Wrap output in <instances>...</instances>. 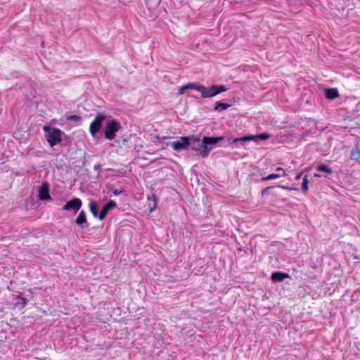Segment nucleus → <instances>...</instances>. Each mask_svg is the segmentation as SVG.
Returning <instances> with one entry per match:
<instances>
[{
    "label": "nucleus",
    "instance_id": "nucleus-21",
    "mask_svg": "<svg viewBox=\"0 0 360 360\" xmlns=\"http://www.w3.org/2000/svg\"><path fill=\"white\" fill-rule=\"evenodd\" d=\"M316 170L319 172H323L328 174H332V169L326 164H322L316 167Z\"/></svg>",
    "mask_w": 360,
    "mask_h": 360
},
{
    "label": "nucleus",
    "instance_id": "nucleus-17",
    "mask_svg": "<svg viewBox=\"0 0 360 360\" xmlns=\"http://www.w3.org/2000/svg\"><path fill=\"white\" fill-rule=\"evenodd\" d=\"M230 106L231 105L228 103H224L218 101L215 103L214 110L215 111L220 112L228 109Z\"/></svg>",
    "mask_w": 360,
    "mask_h": 360
},
{
    "label": "nucleus",
    "instance_id": "nucleus-16",
    "mask_svg": "<svg viewBox=\"0 0 360 360\" xmlns=\"http://www.w3.org/2000/svg\"><path fill=\"white\" fill-rule=\"evenodd\" d=\"M196 86H197V84H195V83H189V84H185L179 88V89L178 91V95L180 96V95L184 94L185 92V90H186V89L196 90Z\"/></svg>",
    "mask_w": 360,
    "mask_h": 360
},
{
    "label": "nucleus",
    "instance_id": "nucleus-6",
    "mask_svg": "<svg viewBox=\"0 0 360 360\" xmlns=\"http://www.w3.org/2000/svg\"><path fill=\"white\" fill-rule=\"evenodd\" d=\"M271 137V134L268 133H262L257 135H250V136H245L241 138H236L233 139V143L237 142H245L248 141H254L257 139L261 140H266Z\"/></svg>",
    "mask_w": 360,
    "mask_h": 360
},
{
    "label": "nucleus",
    "instance_id": "nucleus-15",
    "mask_svg": "<svg viewBox=\"0 0 360 360\" xmlns=\"http://www.w3.org/2000/svg\"><path fill=\"white\" fill-rule=\"evenodd\" d=\"M274 187H278V188H283V189H285V190H288V191H299V188H294V187H289V186H280V185H278V186H267L265 188H264L262 191V195L264 196L266 193V192L270 189V188H274Z\"/></svg>",
    "mask_w": 360,
    "mask_h": 360
},
{
    "label": "nucleus",
    "instance_id": "nucleus-24",
    "mask_svg": "<svg viewBox=\"0 0 360 360\" xmlns=\"http://www.w3.org/2000/svg\"><path fill=\"white\" fill-rule=\"evenodd\" d=\"M122 191H123L122 190H118V189H117V188H114V189L112 190V193H113V195H118L119 194H120L121 193H122Z\"/></svg>",
    "mask_w": 360,
    "mask_h": 360
},
{
    "label": "nucleus",
    "instance_id": "nucleus-19",
    "mask_svg": "<svg viewBox=\"0 0 360 360\" xmlns=\"http://www.w3.org/2000/svg\"><path fill=\"white\" fill-rule=\"evenodd\" d=\"M89 209L94 217H96L98 214V206L96 202L94 200H91L89 202Z\"/></svg>",
    "mask_w": 360,
    "mask_h": 360
},
{
    "label": "nucleus",
    "instance_id": "nucleus-28",
    "mask_svg": "<svg viewBox=\"0 0 360 360\" xmlns=\"http://www.w3.org/2000/svg\"><path fill=\"white\" fill-rule=\"evenodd\" d=\"M22 304L25 306L27 304V300L25 298H22Z\"/></svg>",
    "mask_w": 360,
    "mask_h": 360
},
{
    "label": "nucleus",
    "instance_id": "nucleus-27",
    "mask_svg": "<svg viewBox=\"0 0 360 360\" xmlns=\"http://www.w3.org/2000/svg\"><path fill=\"white\" fill-rule=\"evenodd\" d=\"M302 176V172L298 173L297 175H296V177H295V179L296 180H300L301 179Z\"/></svg>",
    "mask_w": 360,
    "mask_h": 360
},
{
    "label": "nucleus",
    "instance_id": "nucleus-8",
    "mask_svg": "<svg viewBox=\"0 0 360 360\" xmlns=\"http://www.w3.org/2000/svg\"><path fill=\"white\" fill-rule=\"evenodd\" d=\"M224 137H212V136H204L203 137V143H205L207 146V155L210 153V151L214 148L215 145L221 140H223Z\"/></svg>",
    "mask_w": 360,
    "mask_h": 360
},
{
    "label": "nucleus",
    "instance_id": "nucleus-2",
    "mask_svg": "<svg viewBox=\"0 0 360 360\" xmlns=\"http://www.w3.org/2000/svg\"><path fill=\"white\" fill-rule=\"evenodd\" d=\"M43 129L48 133L46 140L51 146L60 143L62 141L61 131L59 129L51 128L49 126H44Z\"/></svg>",
    "mask_w": 360,
    "mask_h": 360
},
{
    "label": "nucleus",
    "instance_id": "nucleus-3",
    "mask_svg": "<svg viewBox=\"0 0 360 360\" xmlns=\"http://www.w3.org/2000/svg\"><path fill=\"white\" fill-rule=\"evenodd\" d=\"M121 129L120 123L116 120H111L107 123L105 131L104 136L108 140H113L116 136V133Z\"/></svg>",
    "mask_w": 360,
    "mask_h": 360
},
{
    "label": "nucleus",
    "instance_id": "nucleus-29",
    "mask_svg": "<svg viewBox=\"0 0 360 360\" xmlns=\"http://www.w3.org/2000/svg\"><path fill=\"white\" fill-rule=\"evenodd\" d=\"M314 176L319 177V176H320V175H319V174H314Z\"/></svg>",
    "mask_w": 360,
    "mask_h": 360
},
{
    "label": "nucleus",
    "instance_id": "nucleus-1",
    "mask_svg": "<svg viewBox=\"0 0 360 360\" xmlns=\"http://www.w3.org/2000/svg\"><path fill=\"white\" fill-rule=\"evenodd\" d=\"M226 90L227 88L223 85L213 84L208 87L200 84H197L196 86V91L201 93L202 98H210L221 92H224Z\"/></svg>",
    "mask_w": 360,
    "mask_h": 360
},
{
    "label": "nucleus",
    "instance_id": "nucleus-5",
    "mask_svg": "<svg viewBox=\"0 0 360 360\" xmlns=\"http://www.w3.org/2000/svg\"><path fill=\"white\" fill-rule=\"evenodd\" d=\"M190 145V139L187 136H181L179 140L173 141L171 143L173 149L176 151L186 149Z\"/></svg>",
    "mask_w": 360,
    "mask_h": 360
},
{
    "label": "nucleus",
    "instance_id": "nucleus-18",
    "mask_svg": "<svg viewBox=\"0 0 360 360\" xmlns=\"http://www.w3.org/2000/svg\"><path fill=\"white\" fill-rule=\"evenodd\" d=\"M76 224L82 226L83 224L86 223V213L82 210L75 221Z\"/></svg>",
    "mask_w": 360,
    "mask_h": 360
},
{
    "label": "nucleus",
    "instance_id": "nucleus-11",
    "mask_svg": "<svg viewBox=\"0 0 360 360\" xmlns=\"http://www.w3.org/2000/svg\"><path fill=\"white\" fill-rule=\"evenodd\" d=\"M191 149L195 151L198 155L205 158L207 157V149L205 143H203V139L198 146H191Z\"/></svg>",
    "mask_w": 360,
    "mask_h": 360
},
{
    "label": "nucleus",
    "instance_id": "nucleus-20",
    "mask_svg": "<svg viewBox=\"0 0 360 360\" xmlns=\"http://www.w3.org/2000/svg\"><path fill=\"white\" fill-rule=\"evenodd\" d=\"M350 158L352 160H360V147L352 149Z\"/></svg>",
    "mask_w": 360,
    "mask_h": 360
},
{
    "label": "nucleus",
    "instance_id": "nucleus-22",
    "mask_svg": "<svg viewBox=\"0 0 360 360\" xmlns=\"http://www.w3.org/2000/svg\"><path fill=\"white\" fill-rule=\"evenodd\" d=\"M309 180H308V176L305 175L303 178V183H302V190L304 192H307L309 189Z\"/></svg>",
    "mask_w": 360,
    "mask_h": 360
},
{
    "label": "nucleus",
    "instance_id": "nucleus-10",
    "mask_svg": "<svg viewBox=\"0 0 360 360\" xmlns=\"http://www.w3.org/2000/svg\"><path fill=\"white\" fill-rule=\"evenodd\" d=\"M117 204L114 200L108 201L101 209L98 214V218L100 220H103L107 215L109 210L115 208Z\"/></svg>",
    "mask_w": 360,
    "mask_h": 360
},
{
    "label": "nucleus",
    "instance_id": "nucleus-9",
    "mask_svg": "<svg viewBox=\"0 0 360 360\" xmlns=\"http://www.w3.org/2000/svg\"><path fill=\"white\" fill-rule=\"evenodd\" d=\"M39 198L41 200L51 199V197L49 195V186L47 182H44L41 185L39 191Z\"/></svg>",
    "mask_w": 360,
    "mask_h": 360
},
{
    "label": "nucleus",
    "instance_id": "nucleus-12",
    "mask_svg": "<svg viewBox=\"0 0 360 360\" xmlns=\"http://www.w3.org/2000/svg\"><path fill=\"white\" fill-rule=\"evenodd\" d=\"M290 278V275L285 272L274 271L271 274V278L274 282H281L285 278Z\"/></svg>",
    "mask_w": 360,
    "mask_h": 360
},
{
    "label": "nucleus",
    "instance_id": "nucleus-7",
    "mask_svg": "<svg viewBox=\"0 0 360 360\" xmlns=\"http://www.w3.org/2000/svg\"><path fill=\"white\" fill-rule=\"evenodd\" d=\"M82 200L79 198H75L66 202L63 207V210H72L75 212H77L82 207Z\"/></svg>",
    "mask_w": 360,
    "mask_h": 360
},
{
    "label": "nucleus",
    "instance_id": "nucleus-26",
    "mask_svg": "<svg viewBox=\"0 0 360 360\" xmlns=\"http://www.w3.org/2000/svg\"><path fill=\"white\" fill-rule=\"evenodd\" d=\"M200 139H199V138L192 137V138L191 139V141H190V142H191V143H194V142H195V143H200Z\"/></svg>",
    "mask_w": 360,
    "mask_h": 360
},
{
    "label": "nucleus",
    "instance_id": "nucleus-4",
    "mask_svg": "<svg viewBox=\"0 0 360 360\" xmlns=\"http://www.w3.org/2000/svg\"><path fill=\"white\" fill-rule=\"evenodd\" d=\"M106 119L105 114L98 113L89 126V131L92 136H95L101 129L103 122Z\"/></svg>",
    "mask_w": 360,
    "mask_h": 360
},
{
    "label": "nucleus",
    "instance_id": "nucleus-23",
    "mask_svg": "<svg viewBox=\"0 0 360 360\" xmlns=\"http://www.w3.org/2000/svg\"><path fill=\"white\" fill-rule=\"evenodd\" d=\"M67 120H72L75 122L80 121L81 117L78 115H70L67 117Z\"/></svg>",
    "mask_w": 360,
    "mask_h": 360
},
{
    "label": "nucleus",
    "instance_id": "nucleus-14",
    "mask_svg": "<svg viewBox=\"0 0 360 360\" xmlns=\"http://www.w3.org/2000/svg\"><path fill=\"white\" fill-rule=\"evenodd\" d=\"M339 92L335 88L326 89V97L328 99H335L339 97Z\"/></svg>",
    "mask_w": 360,
    "mask_h": 360
},
{
    "label": "nucleus",
    "instance_id": "nucleus-25",
    "mask_svg": "<svg viewBox=\"0 0 360 360\" xmlns=\"http://www.w3.org/2000/svg\"><path fill=\"white\" fill-rule=\"evenodd\" d=\"M153 199L154 200L153 202V205L152 207H150V211H153L155 209V206H156V202H155V200H156V197L155 195H153Z\"/></svg>",
    "mask_w": 360,
    "mask_h": 360
},
{
    "label": "nucleus",
    "instance_id": "nucleus-13",
    "mask_svg": "<svg viewBox=\"0 0 360 360\" xmlns=\"http://www.w3.org/2000/svg\"><path fill=\"white\" fill-rule=\"evenodd\" d=\"M276 171H281L282 174H271L266 176H264L261 179L262 181H269L272 179H278L281 176H286L285 170L282 167H277Z\"/></svg>",
    "mask_w": 360,
    "mask_h": 360
}]
</instances>
